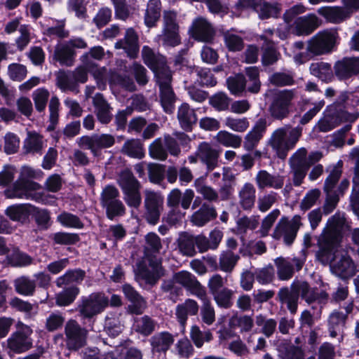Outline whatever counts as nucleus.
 Returning a JSON list of instances; mask_svg holds the SVG:
<instances>
[{
    "instance_id": "nucleus-1",
    "label": "nucleus",
    "mask_w": 359,
    "mask_h": 359,
    "mask_svg": "<svg viewBox=\"0 0 359 359\" xmlns=\"http://www.w3.org/2000/svg\"><path fill=\"white\" fill-rule=\"evenodd\" d=\"M41 173L40 170H35L27 165L22 166L18 179L5 190L6 197L43 202V196L36 191L40 189V185L32 180L40 177Z\"/></svg>"
},
{
    "instance_id": "nucleus-2",
    "label": "nucleus",
    "mask_w": 359,
    "mask_h": 359,
    "mask_svg": "<svg viewBox=\"0 0 359 359\" xmlns=\"http://www.w3.org/2000/svg\"><path fill=\"white\" fill-rule=\"evenodd\" d=\"M302 128H292L289 125L278 128L271 134L268 145L271 147L278 158L285 159L293 149L302 136Z\"/></svg>"
},
{
    "instance_id": "nucleus-3",
    "label": "nucleus",
    "mask_w": 359,
    "mask_h": 359,
    "mask_svg": "<svg viewBox=\"0 0 359 359\" xmlns=\"http://www.w3.org/2000/svg\"><path fill=\"white\" fill-rule=\"evenodd\" d=\"M117 183L122 191L123 200L127 205L130 208H138L142 203L141 184L133 172L128 169L120 172Z\"/></svg>"
},
{
    "instance_id": "nucleus-4",
    "label": "nucleus",
    "mask_w": 359,
    "mask_h": 359,
    "mask_svg": "<svg viewBox=\"0 0 359 359\" xmlns=\"http://www.w3.org/2000/svg\"><path fill=\"white\" fill-rule=\"evenodd\" d=\"M357 118V116L343 110L341 104L334 103L327 107L323 116L316 125V128L320 132L327 133L333 130L344 121L351 123L355 121Z\"/></svg>"
},
{
    "instance_id": "nucleus-5",
    "label": "nucleus",
    "mask_w": 359,
    "mask_h": 359,
    "mask_svg": "<svg viewBox=\"0 0 359 359\" xmlns=\"http://www.w3.org/2000/svg\"><path fill=\"white\" fill-rule=\"evenodd\" d=\"M33 331L30 327L22 322L17 324V330L13 332L3 343L2 346L8 350V354H20L29 351L33 345L31 337Z\"/></svg>"
},
{
    "instance_id": "nucleus-6",
    "label": "nucleus",
    "mask_w": 359,
    "mask_h": 359,
    "mask_svg": "<svg viewBox=\"0 0 359 359\" xmlns=\"http://www.w3.org/2000/svg\"><path fill=\"white\" fill-rule=\"evenodd\" d=\"M118 197L119 191L114 185L106 186L101 193L100 203L106 210L107 217L110 220L126 214V208Z\"/></svg>"
},
{
    "instance_id": "nucleus-7",
    "label": "nucleus",
    "mask_w": 359,
    "mask_h": 359,
    "mask_svg": "<svg viewBox=\"0 0 359 359\" xmlns=\"http://www.w3.org/2000/svg\"><path fill=\"white\" fill-rule=\"evenodd\" d=\"M108 305L109 298L103 292H93L81 297L78 310L82 318H92L102 312Z\"/></svg>"
},
{
    "instance_id": "nucleus-8",
    "label": "nucleus",
    "mask_w": 359,
    "mask_h": 359,
    "mask_svg": "<svg viewBox=\"0 0 359 359\" xmlns=\"http://www.w3.org/2000/svg\"><path fill=\"white\" fill-rule=\"evenodd\" d=\"M338 34L336 30L325 29L318 32L308 41L307 51L313 55H320L332 51Z\"/></svg>"
},
{
    "instance_id": "nucleus-9",
    "label": "nucleus",
    "mask_w": 359,
    "mask_h": 359,
    "mask_svg": "<svg viewBox=\"0 0 359 359\" xmlns=\"http://www.w3.org/2000/svg\"><path fill=\"white\" fill-rule=\"evenodd\" d=\"M296 97V89H285L278 91L274 95L269 108L271 116L278 120L286 118L290 114L292 100Z\"/></svg>"
},
{
    "instance_id": "nucleus-10",
    "label": "nucleus",
    "mask_w": 359,
    "mask_h": 359,
    "mask_svg": "<svg viewBox=\"0 0 359 359\" xmlns=\"http://www.w3.org/2000/svg\"><path fill=\"white\" fill-rule=\"evenodd\" d=\"M79 146L88 149L94 156H97L102 149L112 147L115 143V137L109 133H95L83 135L77 140Z\"/></svg>"
},
{
    "instance_id": "nucleus-11",
    "label": "nucleus",
    "mask_w": 359,
    "mask_h": 359,
    "mask_svg": "<svg viewBox=\"0 0 359 359\" xmlns=\"http://www.w3.org/2000/svg\"><path fill=\"white\" fill-rule=\"evenodd\" d=\"M301 226H302L301 216L296 215L291 220L286 217H283L276 226L272 236L276 240L283 238L286 245H291Z\"/></svg>"
},
{
    "instance_id": "nucleus-12",
    "label": "nucleus",
    "mask_w": 359,
    "mask_h": 359,
    "mask_svg": "<svg viewBox=\"0 0 359 359\" xmlns=\"http://www.w3.org/2000/svg\"><path fill=\"white\" fill-rule=\"evenodd\" d=\"M306 155L307 150L301 147L289 159L290 173L294 187L301 186L307 175L309 164L306 163Z\"/></svg>"
},
{
    "instance_id": "nucleus-13",
    "label": "nucleus",
    "mask_w": 359,
    "mask_h": 359,
    "mask_svg": "<svg viewBox=\"0 0 359 359\" xmlns=\"http://www.w3.org/2000/svg\"><path fill=\"white\" fill-rule=\"evenodd\" d=\"M156 79L159 85L162 107L165 112L172 113L175 96L170 86L172 80L171 71L169 69H163L161 71H158Z\"/></svg>"
},
{
    "instance_id": "nucleus-14",
    "label": "nucleus",
    "mask_w": 359,
    "mask_h": 359,
    "mask_svg": "<svg viewBox=\"0 0 359 359\" xmlns=\"http://www.w3.org/2000/svg\"><path fill=\"white\" fill-rule=\"evenodd\" d=\"M331 272L341 278H348L355 275L356 266L347 250L341 248L336 254L330 266Z\"/></svg>"
},
{
    "instance_id": "nucleus-15",
    "label": "nucleus",
    "mask_w": 359,
    "mask_h": 359,
    "mask_svg": "<svg viewBox=\"0 0 359 359\" xmlns=\"http://www.w3.org/2000/svg\"><path fill=\"white\" fill-rule=\"evenodd\" d=\"M136 279L140 284L154 285L162 275L161 266L158 262H150L149 266L145 260H140L135 268Z\"/></svg>"
},
{
    "instance_id": "nucleus-16",
    "label": "nucleus",
    "mask_w": 359,
    "mask_h": 359,
    "mask_svg": "<svg viewBox=\"0 0 359 359\" xmlns=\"http://www.w3.org/2000/svg\"><path fill=\"white\" fill-rule=\"evenodd\" d=\"M305 262L304 259L299 257H279L274 259L276 272L280 280L291 279L295 271L302 269Z\"/></svg>"
},
{
    "instance_id": "nucleus-17",
    "label": "nucleus",
    "mask_w": 359,
    "mask_h": 359,
    "mask_svg": "<svg viewBox=\"0 0 359 359\" xmlns=\"http://www.w3.org/2000/svg\"><path fill=\"white\" fill-rule=\"evenodd\" d=\"M340 242L321 234L318 241L319 249L316 253L317 259L323 264H330V266L336 254L342 248Z\"/></svg>"
},
{
    "instance_id": "nucleus-18",
    "label": "nucleus",
    "mask_w": 359,
    "mask_h": 359,
    "mask_svg": "<svg viewBox=\"0 0 359 359\" xmlns=\"http://www.w3.org/2000/svg\"><path fill=\"white\" fill-rule=\"evenodd\" d=\"M350 227L345 214L337 212L328 219L326 227L322 234L328 236L335 241H341L342 232Z\"/></svg>"
},
{
    "instance_id": "nucleus-19",
    "label": "nucleus",
    "mask_w": 359,
    "mask_h": 359,
    "mask_svg": "<svg viewBox=\"0 0 359 359\" xmlns=\"http://www.w3.org/2000/svg\"><path fill=\"white\" fill-rule=\"evenodd\" d=\"M163 202V199L159 194L150 190L145 191L146 218L149 224H156L158 222Z\"/></svg>"
},
{
    "instance_id": "nucleus-20",
    "label": "nucleus",
    "mask_w": 359,
    "mask_h": 359,
    "mask_svg": "<svg viewBox=\"0 0 359 359\" xmlns=\"http://www.w3.org/2000/svg\"><path fill=\"white\" fill-rule=\"evenodd\" d=\"M65 335L69 348L76 350L85 345L87 331L81 328L76 321L71 320L65 325Z\"/></svg>"
},
{
    "instance_id": "nucleus-21",
    "label": "nucleus",
    "mask_w": 359,
    "mask_h": 359,
    "mask_svg": "<svg viewBox=\"0 0 359 359\" xmlns=\"http://www.w3.org/2000/svg\"><path fill=\"white\" fill-rule=\"evenodd\" d=\"M174 280L177 283L182 285L191 294L197 297H202L206 292L205 288L198 282L196 278L190 272L182 271L177 273L174 276Z\"/></svg>"
},
{
    "instance_id": "nucleus-22",
    "label": "nucleus",
    "mask_w": 359,
    "mask_h": 359,
    "mask_svg": "<svg viewBox=\"0 0 359 359\" xmlns=\"http://www.w3.org/2000/svg\"><path fill=\"white\" fill-rule=\"evenodd\" d=\"M255 180L260 190L265 189L277 190L283 188L285 176L279 174H271L265 170H261L257 173Z\"/></svg>"
},
{
    "instance_id": "nucleus-23",
    "label": "nucleus",
    "mask_w": 359,
    "mask_h": 359,
    "mask_svg": "<svg viewBox=\"0 0 359 359\" xmlns=\"http://www.w3.org/2000/svg\"><path fill=\"white\" fill-rule=\"evenodd\" d=\"M320 25V20L316 15L309 13L297 18L294 22V33L299 36H309Z\"/></svg>"
},
{
    "instance_id": "nucleus-24",
    "label": "nucleus",
    "mask_w": 359,
    "mask_h": 359,
    "mask_svg": "<svg viewBox=\"0 0 359 359\" xmlns=\"http://www.w3.org/2000/svg\"><path fill=\"white\" fill-rule=\"evenodd\" d=\"M196 156L206 165L207 170L210 171L218 165L219 151L210 144L203 142L197 148Z\"/></svg>"
},
{
    "instance_id": "nucleus-25",
    "label": "nucleus",
    "mask_w": 359,
    "mask_h": 359,
    "mask_svg": "<svg viewBox=\"0 0 359 359\" xmlns=\"http://www.w3.org/2000/svg\"><path fill=\"white\" fill-rule=\"evenodd\" d=\"M39 24L43 29V34L46 36H55L60 39L67 38L69 36V32L65 29V19L56 20L46 17Z\"/></svg>"
},
{
    "instance_id": "nucleus-26",
    "label": "nucleus",
    "mask_w": 359,
    "mask_h": 359,
    "mask_svg": "<svg viewBox=\"0 0 359 359\" xmlns=\"http://www.w3.org/2000/svg\"><path fill=\"white\" fill-rule=\"evenodd\" d=\"M335 75L340 80L347 79L359 74V57L344 58L334 67Z\"/></svg>"
},
{
    "instance_id": "nucleus-27",
    "label": "nucleus",
    "mask_w": 359,
    "mask_h": 359,
    "mask_svg": "<svg viewBox=\"0 0 359 359\" xmlns=\"http://www.w3.org/2000/svg\"><path fill=\"white\" fill-rule=\"evenodd\" d=\"M266 130V121L259 118L244 138L243 148L248 151H252L262 138Z\"/></svg>"
},
{
    "instance_id": "nucleus-28",
    "label": "nucleus",
    "mask_w": 359,
    "mask_h": 359,
    "mask_svg": "<svg viewBox=\"0 0 359 359\" xmlns=\"http://www.w3.org/2000/svg\"><path fill=\"white\" fill-rule=\"evenodd\" d=\"M114 46L116 49H123L128 57L131 58L136 57L139 53L138 36L137 33L132 28L128 29L126 31L124 38L118 41Z\"/></svg>"
},
{
    "instance_id": "nucleus-29",
    "label": "nucleus",
    "mask_w": 359,
    "mask_h": 359,
    "mask_svg": "<svg viewBox=\"0 0 359 359\" xmlns=\"http://www.w3.org/2000/svg\"><path fill=\"white\" fill-rule=\"evenodd\" d=\"M194 192L187 189L182 194L179 189H172L168 195L167 204L170 208H178L180 203L184 210H187L193 201Z\"/></svg>"
},
{
    "instance_id": "nucleus-30",
    "label": "nucleus",
    "mask_w": 359,
    "mask_h": 359,
    "mask_svg": "<svg viewBox=\"0 0 359 359\" xmlns=\"http://www.w3.org/2000/svg\"><path fill=\"white\" fill-rule=\"evenodd\" d=\"M191 34L193 37L203 42H208L213 38L214 30L211 25L203 18H196L192 24Z\"/></svg>"
},
{
    "instance_id": "nucleus-31",
    "label": "nucleus",
    "mask_w": 359,
    "mask_h": 359,
    "mask_svg": "<svg viewBox=\"0 0 359 359\" xmlns=\"http://www.w3.org/2000/svg\"><path fill=\"white\" fill-rule=\"evenodd\" d=\"M95 113L99 122L108 124L112 119V108L101 93H96L93 97Z\"/></svg>"
},
{
    "instance_id": "nucleus-32",
    "label": "nucleus",
    "mask_w": 359,
    "mask_h": 359,
    "mask_svg": "<svg viewBox=\"0 0 359 359\" xmlns=\"http://www.w3.org/2000/svg\"><path fill=\"white\" fill-rule=\"evenodd\" d=\"M249 6L252 7L261 19L277 18L280 15V8L277 3L270 4L262 0H248Z\"/></svg>"
},
{
    "instance_id": "nucleus-33",
    "label": "nucleus",
    "mask_w": 359,
    "mask_h": 359,
    "mask_svg": "<svg viewBox=\"0 0 359 359\" xmlns=\"http://www.w3.org/2000/svg\"><path fill=\"white\" fill-rule=\"evenodd\" d=\"M46 146V142L42 135L35 131H28L22 149L25 154L41 155Z\"/></svg>"
},
{
    "instance_id": "nucleus-34",
    "label": "nucleus",
    "mask_w": 359,
    "mask_h": 359,
    "mask_svg": "<svg viewBox=\"0 0 359 359\" xmlns=\"http://www.w3.org/2000/svg\"><path fill=\"white\" fill-rule=\"evenodd\" d=\"M238 205L246 211H250L255 206L256 189L250 182L245 183L238 192Z\"/></svg>"
},
{
    "instance_id": "nucleus-35",
    "label": "nucleus",
    "mask_w": 359,
    "mask_h": 359,
    "mask_svg": "<svg viewBox=\"0 0 359 359\" xmlns=\"http://www.w3.org/2000/svg\"><path fill=\"white\" fill-rule=\"evenodd\" d=\"M142 56L144 62L155 73L156 76L158 71H161L163 69H169L165 64V58L161 55H156L147 46H143Z\"/></svg>"
},
{
    "instance_id": "nucleus-36",
    "label": "nucleus",
    "mask_w": 359,
    "mask_h": 359,
    "mask_svg": "<svg viewBox=\"0 0 359 359\" xmlns=\"http://www.w3.org/2000/svg\"><path fill=\"white\" fill-rule=\"evenodd\" d=\"M278 297L283 304H285L291 313L297 312L299 293L296 286V281L291 285V289L284 287L278 292Z\"/></svg>"
},
{
    "instance_id": "nucleus-37",
    "label": "nucleus",
    "mask_w": 359,
    "mask_h": 359,
    "mask_svg": "<svg viewBox=\"0 0 359 359\" xmlns=\"http://www.w3.org/2000/svg\"><path fill=\"white\" fill-rule=\"evenodd\" d=\"M34 210V205L29 203L15 204L8 206L5 214L13 221L24 223Z\"/></svg>"
},
{
    "instance_id": "nucleus-38",
    "label": "nucleus",
    "mask_w": 359,
    "mask_h": 359,
    "mask_svg": "<svg viewBox=\"0 0 359 359\" xmlns=\"http://www.w3.org/2000/svg\"><path fill=\"white\" fill-rule=\"evenodd\" d=\"M317 12L327 21L334 24H339L349 18L348 12L342 6H322Z\"/></svg>"
},
{
    "instance_id": "nucleus-39",
    "label": "nucleus",
    "mask_w": 359,
    "mask_h": 359,
    "mask_svg": "<svg viewBox=\"0 0 359 359\" xmlns=\"http://www.w3.org/2000/svg\"><path fill=\"white\" fill-rule=\"evenodd\" d=\"M198 311L197 302L191 299H187L183 304L176 307L175 315L180 324L184 327L189 316H195Z\"/></svg>"
},
{
    "instance_id": "nucleus-40",
    "label": "nucleus",
    "mask_w": 359,
    "mask_h": 359,
    "mask_svg": "<svg viewBox=\"0 0 359 359\" xmlns=\"http://www.w3.org/2000/svg\"><path fill=\"white\" fill-rule=\"evenodd\" d=\"M177 119L180 126L185 130H191L197 118L194 109L187 103L181 104L177 111Z\"/></svg>"
},
{
    "instance_id": "nucleus-41",
    "label": "nucleus",
    "mask_w": 359,
    "mask_h": 359,
    "mask_svg": "<svg viewBox=\"0 0 359 359\" xmlns=\"http://www.w3.org/2000/svg\"><path fill=\"white\" fill-rule=\"evenodd\" d=\"M175 341L172 334L168 332H161L154 334L150 339L153 352H166Z\"/></svg>"
},
{
    "instance_id": "nucleus-42",
    "label": "nucleus",
    "mask_w": 359,
    "mask_h": 359,
    "mask_svg": "<svg viewBox=\"0 0 359 359\" xmlns=\"http://www.w3.org/2000/svg\"><path fill=\"white\" fill-rule=\"evenodd\" d=\"M216 217L215 209L208 204L203 203L200 209L192 215L191 221L195 226H203Z\"/></svg>"
},
{
    "instance_id": "nucleus-43",
    "label": "nucleus",
    "mask_w": 359,
    "mask_h": 359,
    "mask_svg": "<svg viewBox=\"0 0 359 359\" xmlns=\"http://www.w3.org/2000/svg\"><path fill=\"white\" fill-rule=\"evenodd\" d=\"M86 276V272L80 269L67 270L62 276L56 278L55 284L58 287L72 283L80 284Z\"/></svg>"
},
{
    "instance_id": "nucleus-44",
    "label": "nucleus",
    "mask_w": 359,
    "mask_h": 359,
    "mask_svg": "<svg viewBox=\"0 0 359 359\" xmlns=\"http://www.w3.org/2000/svg\"><path fill=\"white\" fill-rule=\"evenodd\" d=\"M346 320V314L341 311H334L330 315L328 329L332 337H337L342 332L345 326Z\"/></svg>"
},
{
    "instance_id": "nucleus-45",
    "label": "nucleus",
    "mask_w": 359,
    "mask_h": 359,
    "mask_svg": "<svg viewBox=\"0 0 359 359\" xmlns=\"http://www.w3.org/2000/svg\"><path fill=\"white\" fill-rule=\"evenodd\" d=\"M180 252L185 256L193 257L196 255L194 236L187 232L180 234L177 241Z\"/></svg>"
},
{
    "instance_id": "nucleus-46",
    "label": "nucleus",
    "mask_w": 359,
    "mask_h": 359,
    "mask_svg": "<svg viewBox=\"0 0 359 359\" xmlns=\"http://www.w3.org/2000/svg\"><path fill=\"white\" fill-rule=\"evenodd\" d=\"M155 41L165 47H175L180 43L179 30L162 28Z\"/></svg>"
},
{
    "instance_id": "nucleus-47",
    "label": "nucleus",
    "mask_w": 359,
    "mask_h": 359,
    "mask_svg": "<svg viewBox=\"0 0 359 359\" xmlns=\"http://www.w3.org/2000/svg\"><path fill=\"white\" fill-rule=\"evenodd\" d=\"M74 56L75 51L69 48L65 43L56 46L53 55L55 60L66 66L72 65Z\"/></svg>"
},
{
    "instance_id": "nucleus-48",
    "label": "nucleus",
    "mask_w": 359,
    "mask_h": 359,
    "mask_svg": "<svg viewBox=\"0 0 359 359\" xmlns=\"http://www.w3.org/2000/svg\"><path fill=\"white\" fill-rule=\"evenodd\" d=\"M161 14V1L149 0L144 15V23L148 27L156 26Z\"/></svg>"
},
{
    "instance_id": "nucleus-49",
    "label": "nucleus",
    "mask_w": 359,
    "mask_h": 359,
    "mask_svg": "<svg viewBox=\"0 0 359 359\" xmlns=\"http://www.w3.org/2000/svg\"><path fill=\"white\" fill-rule=\"evenodd\" d=\"M121 151L122 154L135 158H142L144 156L143 145L139 140H128L123 144Z\"/></svg>"
},
{
    "instance_id": "nucleus-50",
    "label": "nucleus",
    "mask_w": 359,
    "mask_h": 359,
    "mask_svg": "<svg viewBox=\"0 0 359 359\" xmlns=\"http://www.w3.org/2000/svg\"><path fill=\"white\" fill-rule=\"evenodd\" d=\"M14 287L18 294L23 296H32L35 291L36 283L34 280L27 276H21L14 280Z\"/></svg>"
},
{
    "instance_id": "nucleus-51",
    "label": "nucleus",
    "mask_w": 359,
    "mask_h": 359,
    "mask_svg": "<svg viewBox=\"0 0 359 359\" xmlns=\"http://www.w3.org/2000/svg\"><path fill=\"white\" fill-rule=\"evenodd\" d=\"M201 300L203 305L201 309V316L202 321L207 325H211L215 320V312L212 305L207 292L204 293L202 297H198Z\"/></svg>"
},
{
    "instance_id": "nucleus-52",
    "label": "nucleus",
    "mask_w": 359,
    "mask_h": 359,
    "mask_svg": "<svg viewBox=\"0 0 359 359\" xmlns=\"http://www.w3.org/2000/svg\"><path fill=\"white\" fill-rule=\"evenodd\" d=\"M79 292V288L76 286L65 288L56 294V304L60 306H66L71 304L75 300Z\"/></svg>"
},
{
    "instance_id": "nucleus-53",
    "label": "nucleus",
    "mask_w": 359,
    "mask_h": 359,
    "mask_svg": "<svg viewBox=\"0 0 359 359\" xmlns=\"http://www.w3.org/2000/svg\"><path fill=\"white\" fill-rule=\"evenodd\" d=\"M156 323L148 316L137 318L134 322V329L142 335L148 336L155 330Z\"/></svg>"
},
{
    "instance_id": "nucleus-54",
    "label": "nucleus",
    "mask_w": 359,
    "mask_h": 359,
    "mask_svg": "<svg viewBox=\"0 0 359 359\" xmlns=\"http://www.w3.org/2000/svg\"><path fill=\"white\" fill-rule=\"evenodd\" d=\"M226 83L231 93L236 96H241L246 90V79L243 74L229 77Z\"/></svg>"
},
{
    "instance_id": "nucleus-55",
    "label": "nucleus",
    "mask_w": 359,
    "mask_h": 359,
    "mask_svg": "<svg viewBox=\"0 0 359 359\" xmlns=\"http://www.w3.org/2000/svg\"><path fill=\"white\" fill-rule=\"evenodd\" d=\"M259 225V219L256 216H243L240 217L236 222V233L243 236L248 231L255 230Z\"/></svg>"
},
{
    "instance_id": "nucleus-56",
    "label": "nucleus",
    "mask_w": 359,
    "mask_h": 359,
    "mask_svg": "<svg viewBox=\"0 0 359 359\" xmlns=\"http://www.w3.org/2000/svg\"><path fill=\"white\" fill-rule=\"evenodd\" d=\"M191 74H195L198 78L197 81L206 86H214L217 83L216 79L214 77L209 69L193 67L189 68Z\"/></svg>"
},
{
    "instance_id": "nucleus-57",
    "label": "nucleus",
    "mask_w": 359,
    "mask_h": 359,
    "mask_svg": "<svg viewBox=\"0 0 359 359\" xmlns=\"http://www.w3.org/2000/svg\"><path fill=\"white\" fill-rule=\"evenodd\" d=\"M217 141L224 147L238 148L241 145L242 138L237 135L226 130H220L216 135Z\"/></svg>"
},
{
    "instance_id": "nucleus-58",
    "label": "nucleus",
    "mask_w": 359,
    "mask_h": 359,
    "mask_svg": "<svg viewBox=\"0 0 359 359\" xmlns=\"http://www.w3.org/2000/svg\"><path fill=\"white\" fill-rule=\"evenodd\" d=\"M190 337L198 348L203 346L205 342H209L212 339V334L209 330L202 331L197 325H193L190 330Z\"/></svg>"
},
{
    "instance_id": "nucleus-59",
    "label": "nucleus",
    "mask_w": 359,
    "mask_h": 359,
    "mask_svg": "<svg viewBox=\"0 0 359 359\" xmlns=\"http://www.w3.org/2000/svg\"><path fill=\"white\" fill-rule=\"evenodd\" d=\"M57 222L66 228L80 229L83 227V224L78 216L65 211L57 215Z\"/></svg>"
},
{
    "instance_id": "nucleus-60",
    "label": "nucleus",
    "mask_w": 359,
    "mask_h": 359,
    "mask_svg": "<svg viewBox=\"0 0 359 359\" xmlns=\"http://www.w3.org/2000/svg\"><path fill=\"white\" fill-rule=\"evenodd\" d=\"M341 161H339L332 167L324 183L325 191H337L334 188L341 175Z\"/></svg>"
},
{
    "instance_id": "nucleus-61",
    "label": "nucleus",
    "mask_w": 359,
    "mask_h": 359,
    "mask_svg": "<svg viewBox=\"0 0 359 359\" xmlns=\"http://www.w3.org/2000/svg\"><path fill=\"white\" fill-rule=\"evenodd\" d=\"M194 187L196 191L201 194L204 199L215 201L218 198V193L212 187L205 184L202 177L198 178L194 181Z\"/></svg>"
},
{
    "instance_id": "nucleus-62",
    "label": "nucleus",
    "mask_w": 359,
    "mask_h": 359,
    "mask_svg": "<svg viewBox=\"0 0 359 359\" xmlns=\"http://www.w3.org/2000/svg\"><path fill=\"white\" fill-rule=\"evenodd\" d=\"M239 256L231 250L223 252L219 257V269L224 272H231L236 266Z\"/></svg>"
},
{
    "instance_id": "nucleus-63",
    "label": "nucleus",
    "mask_w": 359,
    "mask_h": 359,
    "mask_svg": "<svg viewBox=\"0 0 359 359\" xmlns=\"http://www.w3.org/2000/svg\"><path fill=\"white\" fill-rule=\"evenodd\" d=\"M209 103L217 111H226L229 108L231 98L226 93L219 92L210 97Z\"/></svg>"
},
{
    "instance_id": "nucleus-64",
    "label": "nucleus",
    "mask_w": 359,
    "mask_h": 359,
    "mask_svg": "<svg viewBox=\"0 0 359 359\" xmlns=\"http://www.w3.org/2000/svg\"><path fill=\"white\" fill-rule=\"evenodd\" d=\"M213 299L219 307L229 309L233 305V291L228 287L213 294Z\"/></svg>"
}]
</instances>
